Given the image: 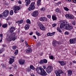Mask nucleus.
I'll return each mask as SVG.
<instances>
[{
    "instance_id": "f257e3e1",
    "label": "nucleus",
    "mask_w": 76,
    "mask_h": 76,
    "mask_svg": "<svg viewBox=\"0 0 76 76\" xmlns=\"http://www.w3.org/2000/svg\"><path fill=\"white\" fill-rule=\"evenodd\" d=\"M37 73L39 74L41 76H47V73L45 71L44 69L41 67H38L37 68Z\"/></svg>"
},
{
    "instance_id": "f03ea898",
    "label": "nucleus",
    "mask_w": 76,
    "mask_h": 76,
    "mask_svg": "<svg viewBox=\"0 0 76 76\" xmlns=\"http://www.w3.org/2000/svg\"><path fill=\"white\" fill-rule=\"evenodd\" d=\"M35 3L34 2L31 3L30 5V7L28 8V10L29 11H31V10H34V9L35 8Z\"/></svg>"
},
{
    "instance_id": "7ed1b4c3",
    "label": "nucleus",
    "mask_w": 76,
    "mask_h": 76,
    "mask_svg": "<svg viewBox=\"0 0 76 76\" xmlns=\"http://www.w3.org/2000/svg\"><path fill=\"white\" fill-rule=\"evenodd\" d=\"M53 67L50 66H49L47 67L46 69V71L48 73L50 74V73L51 72L53 71Z\"/></svg>"
},
{
    "instance_id": "20e7f679",
    "label": "nucleus",
    "mask_w": 76,
    "mask_h": 76,
    "mask_svg": "<svg viewBox=\"0 0 76 76\" xmlns=\"http://www.w3.org/2000/svg\"><path fill=\"white\" fill-rule=\"evenodd\" d=\"M9 10H5L2 13V17L6 18L9 15Z\"/></svg>"
},
{
    "instance_id": "39448f33",
    "label": "nucleus",
    "mask_w": 76,
    "mask_h": 76,
    "mask_svg": "<svg viewBox=\"0 0 76 76\" xmlns=\"http://www.w3.org/2000/svg\"><path fill=\"white\" fill-rule=\"evenodd\" d=\"M38 15V11L36 10L33 12L31 14V16L33 17H37Z\"/></svg>"
},
{
    "instance_id": "423d86ee",
    "label": "nucleus",
    "mask_w": 76,
    "mask_h": 76,
    "mask_svg": "<svg viewBox=\"0 0 76 76\" xmlns=\"http://www.w3.org/2000/svg\"><path fill=\"white\" fill-rule=\"evenodd\" d=\"M65 17L66 19H74V17L73 16L70 14H66L65 15Z\"/></svg>"
},
{
    "instance_id": "0eeeda50",
    "label": "nucleus",
    "mask_w": 76,
    "mask_h": 76,
    "mask_svg": "<svg viewBox=\"0 0 76 76\" xmlns=\"http://www.w3.org/2000/svg\"><path fill=\"white\" fill-rule=\"evenodd\" d=\"M38 26L41 30L44 31L45 29V27L41 23H39Z\"/></svg>"
},
{
    "instance_id": "6e6552de",
    "label": "nucleus",
    "mask_w": 76,
    "mask_h": 76,
    "mask_svg": "<svg viewBox=\"0 0 76 76\" xmlns=\"http://www.w3.org/2000/svg\"><path fill=\"white\" fill-rule=\"evenodd\" d=\"M63 73V72L61 69H59L57 71L56 75V76H61L60 74H62Z\"/></svg>"
},
{
    "instance_id": "1a4fd4ad",
    "label": "nucleus",
    "mask_w": 76,
    "mask_h": 76,
    "mask_svg": "<svg viewBox=\"0 0 76 76\" xmlns=\"http://www.w3.org/2000/svg\"><path fill=\"white\" fill-rule=\"evenodd\" d=\"M73 28V27L70 26L69 24H66L65 25V29L66 30H70Z\"/></svg>"
},
{
    "instance_id": "9d476101",
    "label": "nucleus",
    "mask_w": 76,
    "mask_h": 76,
    "mask_svg": "<svg viewBox=\"0 0 76 76\" xmlns=\"http://www.w3.org/2000/svg\"><path fill=\"white\" fill-rule=\"evenodd\" d=\"M39 20L42 22H47V18L45 17H41L39 18Z\"/></svg>"
},
{
    "instance_id": "9b49d317",
    "label": "nucleus",
    "mask_w": 76,
    "mask_h": 76,
    "mask_svg": "<svg viewBox=\"0 0 76 76\" xmlns=\"http://www.w3.org/2000/svg\"><path fill=\"white\" fill-rule=\"evenodd\" d=\"M25 61L23 59H20L19 61V63L21 65H23L25 63Z\"/></svg>"
},
{
    "instance_id": "f8f14e48",
    "label": "nucleus",
    "mask_w": 76,
    "mask_h": 76,
    "mask_svg": "<svg viewBox=\"0 0 76 76\" xmlns=\"http://www.w3.org/2000/svg\"><path fill=\"white\" fill-rule=\"evenodd\" d=\"M76 41V38L74 39H70L69 42L70 44H75Z\"/></svg>"
},
{
    "instance_id": "ddd939ff",
    "label": "nucleus",
    "mask_w": 76,
    "mask_h": 76,
    "mask_svg": "<svg viewBox=\"0 0 76 76\" xmlns=\"http://www.w3.org/2000/svg\"><path fill=\"white\" fill-rule=\"evenodd\" d=\"M66 26V24H65V23L63 22L60 25V28L61 29L62 28H63Z\"/></svg>"
},
{
    "instance_id": "4468645a",
    "label": "nucleus",
    "mask_w": 76,
    "mask_h": 76,
    "mask_svg": "<svg viewBox=\"0 0 76 76\" xmlns=\"http://www.w3.org/2000/svg\"><path fill=\"white\" fill-rule=\"evenodd\" d=\"M25 2L26 3V6H28L29 5V4L31 3V0H25Z\"/></svg>"
},
{
    "instance_id": "2eb2a0df",
    "label": "nucleus",
    "mask_w": 76,
    "mask_h": 76,
    "mask_svg": "<svg viewBox=\"0 0 76 76\" xmlns=\"http://www.w3.org/2000/svg\"><path fill=\"white\" fill-rule=\"evenodd\" d=\"M32 51V50L31 48H29L26 50V53H31Z\"/></svg>"
},
{
    "instance_id": "dca6fc26",
    "label": "nucleus",
    "mask_w": 76,
    "mask_h": 76,
    "mask_svg": "<svg viewBox=\"0 0 76 76\" xmlns=\"http://www.w3.org/2000/svg\"><path fill=\"white\" fill-rule=\"evenodd\" d=\"M55 11L58 13H61V10L59 8H57L55 10Z\"/></svg>"
},
{
    "instance_id": "f3484780",
    "label": "nucleus",
    "mask_w": 76,
    "mask_h": 76,
    "mask_svg": "<svg viewBox=\"0 0 76 76\" xmlns=\"http://www.w3.org/2000/svg\"><path fill=\"white\" fill-rule=\"evenodd\" d=\"M58 62L61 64V66H64L66 64V62L63 61H59Z\"/></svg>"
},
{
    "instance_id": "a211bd4d",
    "label": "nucleus",
    "mask_w": 76,
    "mask_h": 76,
    "mask_svg": "<svg viewBox=\"0 0 76 76\" xmlns=\"http://www.w3.org/2000/svg\"><path fill=\"white\" fill-rule=\"evenodd\" d=\"M58 44V42L56 40H54L53 41L52 45L54 47H56L57 45V44Z\"/></svg>"
},
{
    "instance_id": "6ab92c4d",
    "label": "nucleus",
    "mask_w": 76,
    "mask_h": 76,
    "mask_svg": "<svg viewBox=\"0 0 76 76\" xmlns=\"http://www.w3.org/2000/svg\"><path fill=\"white\" fill-rule=\"evenodd\" d=\"M68 75L69 76H70L72 75V71L71 70H68Z\"/></svg>"
},
{
    "instance_id": "aec40b11",
    "label": "nucleus",
    "mask_w": 76,
    "mask_h": 76,
    "mask_svg": "<svg viewBox=\"0 0 76 76\" xmlns=\"http://www.w3.org/2000/svg\"><path fill=\"white\" fill-rule=\"evenodd\" d=\"M23 22V20H20L16 21V23H18V24H22Z\"/></svg>"
},
{
    "instance_id": "412c9836",
    "label": "nucleus",
    "mask_w": 76,
    "mask_h": 76,
    "mask_svg": "<svg viewBox=\"0 0 76 76\" xmlns=\"http://www.w3.org/2000/svg\"><path fill=\"white\" fill-rule=\"evenodd\" d=\"M13 9L14 10H16L17 11H18L19 10H20V7L17 6H15L14 7Z\"/></svg>"
},
{
    "instance_id": "4be33fe9",
    "label": "nucleus",
    "mask_w": 76,
    "mask_h": 76,
    "mask_svg": "<svg viewBox=\"0 0 76 76\" xmlns=\"http://www.w3.org/2000/svg\"><path fill=\"white\" fill-rule=\"evenodd\" d=\"M30 26H29V25L28 24H26L24 27V28L25 29V30H28L29 28V27Z\"/></svg>"
},
{
    "instance_id": "5701e85b",
    "label": "nucleus",
    "mask_w": 76,
    "mask_h": 76,
    "mask_svg": "<svg viewBox=\"0 0 76 76\" xmlns=\"http://www.w3.org/2000/svg\"><path fill=\"white\" fill-rule=\"evenodd\" d=\"M16 39V37L15 36V34H14L11 37V39H12V41H15Z\"/></svg>"
},
{
    "instance_id": "b1692460",
    "label": "nucleus",
    "mask_w": 76,
    "mask_h": 76,
    "mask_svg": "<svg viewBox=\"0 0 76 76\" xmlns=\"http://www.w3.org/2000/svg\"><path fill=\"white\" fill-rule=\"evenodd\" d=\"M14 61H15V59H12V58H10V59L9 63L10 64H12Z\"/></svg>"
},
{
    "instance_id": "393cba45",
    "label": "nucleus",
    "mask_w": 76,
    "mask_h": 76,
    "mask_svg": "<svg viewBox=\"0 0 76 76\" xmlns=\"http://www.w3.org/2000/svg\"><path fill=\"white\" fill-rule=\"evenodd\" d=\"M52 19L53 21L56 20H57V17L56 15H53L52 16Z\"/></svg>"
},
{
    "instance_id": "a878e982",
    "label": "nucleus",
    "mask_w": 76,
    "mask_h": 76,
    "mask_svg": "<svg viewBox=\"0 0 76 76\" xmlns=\"http://www.w3.org/2000/svg\"><path fill=\"white\" fill-rule=\"evenodd\" d=\"M12 37H9L7 39V42H10V41H12Z\"/></svg>"
},
{
    "instance_id": "bb28decb",
    "label": "nucleus",
    "mask_w": 76,
    "mask_h": 76,
    "mask_svg": "<svg viewBox=\"0 0 76 76\" xmlns=\"http://www.w3.org/2000/svg\"><path fill=\"white\" fill-rule=\"evenodd\" d=\"M15 28L14 27H11L10 29L11 32H13L15 31Z\"/></svg>"
},
{
    "instance_id": "cd10ccee",
    "label": "nucleus",
    "mask_w": 76,
    "mask_h": 76,
    "mask_svg": "<svg viewBox=\"0 0 76 76\" xmlns=\"http://www.w3.org/2000/svg\"><path fill=\"white\" fill-rule=\"evenodd\" d=\"M41 1V0H38L37 2V6H39V5H40Z\"/></svg>"
},
{
    "instance_id": "c85d7f7f",
    "label": "nucleus",
    "mask_w": 76,
    "mask_h": 76,
    "mask_svg": "<svg viewBox=\"0 0 76 76\" xmlns=\"http://www.w3.org/2000/svg\"><path fill=\"white\" fill-rule=\"evenodd\" d=\"M47 36H50V37H51L52 36H53V34L52 33H48L47 34Z\"/></svg>"
},
{
    "instance_id": "c756f323",
    "label": "nucleus",
    "mask_w": 76,
    "mask_h": 76,
    "mask_svg": "<svg viewBox=\"0 0 76 76\" xmlns=\"http://www.w3.org/2000/svg\"><path fill=\"white\" fill-rule=\"evenodd\" d=\"M36 34L37 35V36H41V34L38 31L36 32Z\"/></svg>"
},
{
    "instance_id": "7c9ffc66",
    "label": "nucleus",
    "mask_w": 76,
    "mask_h": 76,
    "mask_svg": "<svg viewBox=\"0 0 76 76\" xmlns=\"http://www.w3.org/2000/svg\"><path fill=\"white\" fill-rule=\"evenodd\" d=\"M30 68L31 69H32V70H35V68L34 67L33 65H31L30 66Z\"/></svg>"
},
{
    "instance_id": "2f4dec72",
    "label": "nucleus",
    "mask_w": 76,
    "mask_h": 76,
    "mask_svg": "<svg viewBox=\"0 0 76 76\" xmlns=\"http://www.w3.org/2000/svg\"><path fill=\"white\" fill-rule=\"evenodd\" d=\"M26 23H29L31 24V21L29 19H27L26 21Z\"/></svg>"
},
{
    "instance_id": "473e14b6",
    "label": "nucleus",
    "mask_w": 76,
    "mask_h": 76,
    "mask_svg": "<svg viewBox=\"0 0 76 76\" xmlns=\"http://www.w3.org/2000/svg\"><path fill=\"white\" fill-rule=\"evenodd\" d=\"M7 24H4L2 26V27H3V28H6V27H7Z\"/></svg>"
},
{
    "instance_id": "72a5a7b5",
    "label": "nucleus",
    "mask_w": 76,
    "mask_h": 76,
    "mask_svg": "<svg viewBox=\"0 0 76 76\" xmlns=\"http://www.w3.org/2000/svg\"><path fill=\"white\" fill-rule=\"evenodd\" d=\"M64 9L66 11H69V9L67 7H64Z\"/></svg>"
},
{
    "instance_id": "f704fd0d",
    "label": "nucleus",
    "mask_w": 76,
    "mask_h": 76,
    "mask_svg": "<svg viewBox=\"0 0 76 76\" xmlns=\"http://www.w3.org/2000/svg\"><path fill=\"white\" fill-rule=\"evenodd\" d=\"M10 15H12L13 14V10H11L10 12Z\"/></svg>"
},
{
    "instance_id": "c9c22d12",
    "label": "nucleus",
    "mask_w": 76,
    "mask_h": 76,
    "mask_svg": "<svg viewBox=\"0 0 76 76\" xmlns=\"http://www.w3.org/2000/svg\"><path fill=\"white\" fill-rule=\"evenodd\" d=\"M57 29L58 31V32H61V30H60V28L59 27H57Z\"/></svg>"
},
{
    "instance_id": "e433bc0d",
    "label": "nucleus",
    "mask_w": 76,
    "mask_h": 76,
    "mask_svg": "<svg viewBox=\"0 0 76 76\" xmlns=\"http://www.w3.org/2000/svg\"><path fill=\"white\" fill-rule=\"evenodd\" d=\"M4 51V49L2 48L0 50V54H1L3 52V51Z\"/></svg>"
},
{
    "instance_id": "4c0bfd02",
    "label": "nucleus",
    "mask_w": 76,
    "mask_h": 76,
    "mask_svg": "<svg viewBox=\"0 0 76 76\" xmlns=\"http://www.w3.org/2000/svg\"><path fill=\"white\" fill-rule=\"evenodd\" d=\"M18 50H17L15 51V55H17L18 54Z\"/></svg>"
},
{
    "instance_id": "58836bf2",
    "label": "nucleus",
    "mask_w": 76,
    "mask_h": 76,
    "mask_svg": "<svg viewBox=\"0 0 76 76\" xmlns=\"http://www.w3.org/2000/svg\"><path fill=\"white\" fill-rule=\"evenodd\" d=\"M43 63H47V60L46 59H44L43 60Z\"/></svg>"
},
{
    "instance_id": "ea45409f",
    "label": "nucleus",
    "mask_w": 76,
    "mask_h": 76,
    "mask_svg": "<svg viewBox=\"0 0 76 76\" xmlns=\"http://www.w3.org/2000/svg\"><path fill=\"white\" fill-rule=\"evenodd\" d=\"M70 34V33L69 32H68L67 31H66L65 32V35H69Z\"/></svg>"
},
{
    "instance_id": "a19ab883",
    "label": "nucleus",
    "mask_w": 76,
    "mask_h": 76,
    "mask_svg": "<svg viewBox=\"0 0 76 76\" xmlns=\"http://www.w3.org/2000/svg\"><path fill=\"white\" fill-rule=\"evenodd\" d=\"M50 59L51 60H53L54 59V57L53 56H51L49 57Z\"/></svg>"
},
{
    "instance_id": "79ce46f5",
    "label": "nucleus",
    "mask_w": 76,
    "mask_h": 76,
    "mask_svg": "<svg viewBox=\"0 0 76 76\" xmlns=\"http://www.w3.org/2000/svg\"><path fill=\"white\" fill-rule=\"evenodd\" d=\"M45 10V7H42L41 9V11H44Z\"/></svg>"
},
{
    "instance_id": "37998d69",
    "label": "nucleus",
    "mask_w": 76,
    "mask_h": 76,
    "mask_svg": "<svg viewBox=\"0 0 76 76\" xmlns=\"http://www.w3.org/2000/svg\"><path fill=\"white\" fill-rule=\"evenodd\" d=\"M40 64H42V63H44V61L43 60H41L40 62Z\"/></svg>"
},
{
    "instance_id": "c03bdc74",
    "label": "nucleus",
    "mask_w": 76,
    "mask_h": 76,
    "mask_svg": "<svg viewBox=\"0 0 76 76\" xmlns=\"http://www.w3.org/2000/svg\"><path fill=\"white\" fill-rule=\"evenodd\" d=\"M16 48V46H14L12 47V49L13 50H15Z\"/></svg>"
},
{
    "instance_id": "a18cd8bd",
    "label": "nucleus",
    "mask_w": 76,
    "mask_h": 76,
    "mask_svg": "<svg viewBox=\"0 0 76 76\" xmlns=\"http://www.w3.org/2000/svg\"><path fill=\"white\" fill-rule=\"evenodd\" d=\"M56 25H57L56 23L53 24H52V26L53 27H55Z\"/></svg>"
},
{
    "instance_id": "49530a36",
    "label": "nucleus",
    "mask_w": 76,
    "mask_h": 76,
    "mask_svg": "<svg viewBox=\"0 0 76 76\" xmlns=\"http://www.w3.org/2000/svg\"><path fill=\"white\" fill-rule=\"evenodd\" d=\"M31 68H28V69H27V71L28 72H30V71H31Z\"/></svg>"
},
{
    "instance_id": "de8ad7c7",
    "label": "nucleus",
    "mask_w": 76,
    "mask_h": 76,
    "mask_svg": "<svg viewBox=\"0 0 76 76\" xmlns=\"http://www.w3.org/2000/svg\"><path fill=\"white\" fill-rule=\"evenodd\" d=\"M43 68V69H46V66L45 65H44L42 66Z\"/></svg>"
},
{
    "instance_id": "09e8293b",
    "label": "nucleus",
    "mask_w": 76,
    "mask_h": 76,
    "mask_svg": "<svg viewBox=\"0 0 76 76\" xmlns=\"http://www.w3.org/2000/svg\"><path fill=\"white\" fill-rule=\"evenodd\" d=\"M47 17L49 19H50V18H51V15H47Z\"/></svg>"
},
{
    "instance_id": "8fccbe9b",
    "label": "nucleus",
    "mask_w": 76,
    "mask_h": 76,
    "mask_svg": "<svg viewBox=\"0 0 76 76\" xmlns=\"http://www.w3.org/2000/svg\"><path fill=\"white\" fill-rule=\"evenodd\" d=\"M25 44L26 46H27V47H28V46H29V45H28V43L26 42H25Z\"/></svg>"
},
{
    "instance_id": "3c124183",
    "label": "nucleus",
    "mask_w": 76,
    "mask_h": 76,
    "mask_svg": "<svg viewBox=\"0 0 76 76\" xmlns=\"http://www.w3.org/2000/svg\"><path fill=\"white\" fill-rule=\"evenodd\" d=\"M33 37L34 39H37V37H36V36L35 35H34L33 36Z\"/></svg>"
},
{
    "instance_id": "603ef678",
    "label": "nucleus",
    "mask_w": 76,
    "mask_h": 76,
    "mask_svg": "<svg viewBox=\"0 0 76 76\" xmlns=\"http://www.w3.org/2000/svg\"><path fill=\"white\" fill-rule=\"evenodd\" d=\"M3 34H1L0 35V37L1 38H3Z\"/></svg>"
},
{
    "instance_id": "864d4df0",
    "label": "nucleus",
    "mask_w": 76,
    "mask_h": 76,
    "mask_svg": "<svg viewBox=\"0 0 76 76\" xmlns=\"http://www.w3.org/2000/svg\"><path fill=\"white\" fill-rule=\"evenodd\" d=\"M72 24L73 25H75V24H76V23H75V21H73Z\"/></svg>"
},
{
    "instance_id": "5fc2aeb1",
    "label": "nucleus",
    "mask_w": 76,
    "mask_h": 76,
    "mask_svg": "<svg viewBox=\"0 0 76 76\" xmlns=\"http://www.w3.org/2000/svg\"><path fill=\"white\" fill-rule=\"evenodd\" d=\"M33 34V32H31L30 33L29 35H32Z\"/></svg>"
},
{
    "instance_id": "6e6d98bb",
    "label": "nucleus",
    "mask_w": 76,
    "mask_h": 76,
    "mask_svg": "<svg viewBox=\"0 0 76 76\" xmlns=\"http://www.w3.org/2000/svg\"><path fill=\"white\" fill-rule=\"evenodd\" d=\"M61 2H59L57 3V4L58 5V4H61Z\"/></svg>"
},
{
    "instance_id": "4d7b16f0",
    "label": "nucleus",
    "mask_w": 76,
    "mask_h": 76,
    "mask_svg": "<svg viewBox=\"0 0 76 76\" xmlns=\"http://www.w3.org/2000/svg\"><path fill=\"white\" fill-rule=\"evenodd\" d=\"M22 3V2H21V1H18V3H19V4H21V3Z\"/></svg>"
},
{
    "instance_id": "13d9d810",
    "label": "nucleus",
    "mask_w": 76,
    "mask_h": 76,
    "mask_svg": "<svg viewBox=\"0 0 76 76\" xmlns=\"http://www.w3.org/2000/svg\"><path fill=\"white\" fill-rule=\"evenodd\" d=\"M21 41V42H24V40L23 39H22L20 40Z\"/></svg>"
},
{
    "instance_id": "bf43d9fd",
    "label": "nucleus",
    "mask_w": 76,
    "mask_h": 76,
    "mask_svg": "<svg viewBox=\"0 0 76 76\" xmlns=\"http://www.w3.org/2000/svg\"><path fill=\"white\" fill-rule=\"evenodd\" d=\"M73 63H75V64H76V61H73Z\"/></svg>"
},
{
    "instance_id": "052dcab7",
    "label": "nucleus",
    "mask_w": 76,
    "mask_h": 76,
    "mask_svg": "<svg viewBox=\"0 0 76 76\" xmlns=\"http://www.w3.org/2000/svg\"><path fill=\"white\" fill-rule=\"evenodd\" d=\"M43 55V53H41L40 54V56H42V55Z\"/></svg>"
},
{
    "instance_id": "680f3d73",
    "label": "nucleus",
    "mask_w": 76,
    "mask_h": 76,
    "mask_svg": "<svg viewBox=\"0 0 76 76\" xmlns=\"http://www.w3.org/2000/svg\"><path fill=\"white\" fill-rule=\"evenodd\" d=\"M72 1H73V2H74V3H76V0H72Z\"/></svg>"
},
{
    "instance_id": "e2e57ef3",
    "label": "nucleus",
    "mask_w": 76,
    "mask_h": 76,
    "mask_svg": "<svg viewBox=\"0 0 76 76\" xmlns=\"http://www.w3.org/2000/svg\"><path fill=\"white\" fill-rule=\"evenodd\" d=\"M31 76H35V75H34V74H32L31 75Z\"/></svg>"
},
{
    "instance_id": "0e129e2a",
    "label": "nucleus",
    "mask_w": 76,
    "mask_h": 76,
    "mask_svg": "<svg viewBox=\"0 0 76 76\" xmlns=\"http://www.w3.org/2000/svg\"><path fill=\"white\" fill-rule=\"evenodd\" d=\"M3 15H0V18H1L2 17H3Z\"/></svg>"
},
{
    "instance_id": "69168bd1",
    "label": "nucleus",
    "mask_w": 76,
    "mask_h": 76,
    "mask_svg": "<svg viewBox=\"0 0 76 76\" xmlns=\"http://www.w3.org/2000/svg\"><path fill=\"white\" fill-rule=\"evenodd\" d=\"M9 76H14L12 74H10L9 75Z\"/></svg>"
},
{
    "instance_id": "338daca9",
    "label": "nucleus",
    "mask_w": 76,
    "mask_h": 76,
    "mask_svg": "<svg viewBox=\"0 0 76 76\" xmlns=\"http://www.w3.org/2000/svg\"><path fill=\"white\" fill-rule=\"evenodd\" d=\"M0 42H2V38H1V39L0 40Z\"/></svg>"
},
{
    "instance_id": "774afa93",
    "label": "nucleus",
    "mask_w": 76,
    "mask_h": 76,
    "mask_svg": "<svg viewBox=\"0 0 76 76\" xmlns=\"http://www.w3.org/2000/svg\"><path fill=\"white\" fill-rule=\"evenodd\" d=\"M55 33H56L55 32H53L52 33V34H53V35L54 34H55Z\"/></svg>"
}]
</instances>
